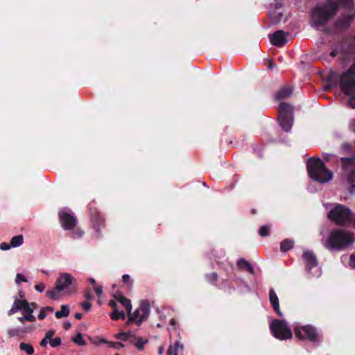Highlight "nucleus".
<instances>
[{
    "label": "nucleus",
    "instance_id": "nucleus-1",
    "mask_svg": "<svg viewBox=\"0 0 355 355\" xmlns=\"http://www.w3.org/2000/svg\"><path fill=\"white\" fill-rule=\"evenodd\" d=\"M76 293L74 278L68 272L61 273L57 279L55 286L46 292L48 297L58 300L64 295H68Z\"/></svg>",
    "mask_w": 355,
    "mask_h": 355
},
{
    "label": "nucleus",
    "instance_id": "nucleus-2",
    "mask_svg": "<svg viewBox=\"0 0 355 355\" xmlns=\"http://www.w3.org/2000/svg\"><path fill=\"white\" fill-rule=\"evenodd\" d=\"M353 243L354 239L349 232L338 230L330 233L323 245L329 250H341Z\"/></svg>",
    "mask_w": 355,
    "mask_h": 355
},
{
    "label": "nucleus",
    "instance_id": "nucleus-3",
    "mask_svg": "<svg viewBox=\"0 0 355 355\" xmlns=\"http://www.w3.org/2000/svg\"><path fill=\"white\" fill-rule=\"evenodd\" d=\"M340 87L343 93L350 96L349 106L355 108V63L341 75Z\"/></svg>",
    "mask_w": 355,
    "mask_h": 355
},
{
    "label": "nucleus",
    "instance_id": "nucleus-4",
    "mask_svg": "<svg viewBox=\"0 0 355 355\" xmlns=\"http://www.w3.org/2000/svg\"><path fill=\"white\" fill-rule=\"evenodd\" d=\"M310 177L320 183H325L332 179V173L327 169L324 163L320 159L311 158L307 164Z\"/></svg>",
    "mask_w": 355,
    "mask_h": 355
},
{
    "label": "nucleus",
    "instance_id": "nucleus-5",
    "mask_svg": "<svg viewBox=\"0 0 355 355\" xmlns=\"http://www.w3.org/2000/svg\"><path fill=\"white\" fill-rule=\"evenodd\" d=\"M335 8L331 5L317 8L312 14V25L318 28L334 15Z\"/></svg>",
    "mask_w": 355,
    "mask_h": 355
},
{
    "label": "nucleus",
    "instance_id": "nucleus-6",
    "mask_svg": "<svg viewBox=\"0 0 355 355\" xmlns=\"http://www.w3.org/2000/svg\"><path fill=\"white\" fill-rule=\"evenodd\" d=\"M270 329L273 336L281 340L291 339L293 337V334L284 320H273L270 324Z\"/></svg>",
    "mask_w": 355,
    "mask_h": 355
},
{
    "label": "nucleus",
    "instance_id": "nucleus-7",
    "mask_svg": "<svg viewBox=\"0 0 355 355\" xmlns=\"http://www.w3.org/2000/svg\"><path fill=\"white\" fill-rule=\"evenodd\" d=\"M328 217L337 225H344L349 222L351 211L345 206L336 205L329 211Z\"/></svg>",
    "mask_w": 355,
    "mask_h": 355
},
{
    "label": "nucleus",
    "instance_id": "nucleus-8",
    "mask_svg": "<svg viewBox=\"0 0 355 355\" xmlns=\"http://www.w3.org/2000/svg\"><path fill=\"white\" fill-rule=\"evenodd\" d=\"M279 110L280 112L279 120L282 129L286 132L290 131L293 122V107L286 103H282L279 106Z\"/></svg>",
    "mask_w": 355,
    "mask_h": 355
},
{
    "label": "nucleus",
    "instance_id": "nucleus-9",
    "mask_svg": "<svg viewBox=\"0 0 355 355\" xmlns=\"http://www.w3.org/2000/svg\"><path fill=\"white\" fill-rule=\"evenodd\" d=\"M294 332L297 338L300 340H309L310 341H317L319 335L315 328L311 325L299 326L294 327Z\"/></svg>",
    "mask_w": 355,
    "mask_h": 355
},
{
    "label": "nucleus",
    "instance_id": "nucleus-10",
    "mask_svg": "<svg viewBox=\"0 0 355 355\" xmlns=\"http://www.w3.org/2000/svg\"><path fill=\"white\" fill-rule=\"evenodd\" d=\"M33 312H10V314H17L14 319L16 322H19L21 325L18 327L19 330L21 332H28L31 329L25 327L26 322H32L35 320V317L32 314Z\"/></svg>",
    "mask_w": 355,
    "mask_h": 355
},
{
    "label": "nucleus",
    "instance_id": "nucleus-11",
    "mask_svg": "<svg viewBox=\"0 0 355 355\" xmlns=\"http://www.w3.org/2000/svg\"><path fill=\"white\" fill-rule=\"evenodd\" d=\"M303 259L310 273L314 277H319L321 272L320 268L318 267L316 258L313 254L306 251L303 254Z\"/></svg>",
    "mask_w": 355,
    "mask_h": 355
},
{
    "label": "nucleus",
    "instance_id": "nucleus-12",
    "mask_svg": "<svg viewBox=\"0 0 355 355\" xmlns=\"http://www.w3.org/2000/svg\"><path fill=\"white\" fill-rule=\"evenodd\" d=\"M38 308V305L36 303H28L20 294L19 297L15 300L10 311H34Z\"/></svg>",
    "mask_w": 355,
    "mask_h": 355
},
{
    "label": "nucleus",
    "instance_id": "nucleus-13",
    "mask_svg": "<svg viewBox=\"0 0 355 355\" xmlns=\"http://www.w3.org/2000/svg\"><path fill=\"white\" fill-rule=\"evenodd\" d=\"M60 222L65 230H71L76 224V218L69 214L67 209H64L59 213Z\"/></svg>",
    "mask_w": 355,
    "mask_h": 355
},
{
    "label": "nucleus",
    "instance_id": "nucleus-14",
    "mask_svg": "<svg viewBox=\"0 0 355 355\" xmlns=\"http://www.w3.org/2000/svg\"><path fill=\"white\" fill-rule=\"evenodd\" d=\"M125 314L126 324L128 325H139L146 318V315L144 312H125Z\"/></svg>",
    "mask_w": 355,
    "mask_h": 355
},
{
    "label": "nucleus",
    "instance_id": "nucleus-15",
    "mask_svg": "<svg viewBox=\"0 0 355 355\" xmlns=\"http://www.w3.org/2000/svg\"><path fill=\"white\" fill-rule=\"evenodd\" d=\"M270 42L277 46L284 45L287 42L286 33L283 31H277L270 36Z\"/></svg>",
    "mask_w": 355,
    "mask_h": 355
},
{
    "label": "nucleus",
    "instance_id": "nucleus-16",
    "mask_svg": "<svg viewBox=\"0 0 355 355\" xmlns=\"http://www.w3.org/2000/svg\"><path fill=\"white\" fill-rule=\"evenodd\" d=\"M135 334L132 332H120L119 334H115V338L121 340L125 346L130 345H132L135 340Z\"/></svg>",
    "mask_w": 355,
    "mask_h": 355
},
{
    "label": "nucleus",
    "instance_id": "nucleus-17",
    "mask_svg": "<svg viewBox=\"0 0 355 355\" xmlns=\"http://www.w3.org/2000/svg\"><path fill=\"white\" fill-rule=\"evenodd\" d=\"M114 297L116 301L119 302L122 304L123 307L125 309L126 311L132 310V307L130 300L125 297L121 293H116L114 295Z\"/></svg>",
    "mask_w": 355,
    "mask_h": 355
},
{
    "label": "nucleus",
    "instance_id": "nucleus-18",
    "mask_svg": "<svg viewBox=\"0 0 355 355\" xmlns=\"http://www.w3.org/2000/svg\"><path fill=\"white\" fill-rule=\"evenodd\" d=\"M293 93V88L291 87H284L276 94V98L277 100H282L289 97Z\"/></svg>",
    "mask_w": 355,
    "mask_h": 355
},
{
    "label": "nucleus",
    "instance_id": "nucleus-19",
    "mask_svg": "<svg viewBox=\"0 0 355 355\" xmlns=\"http://www.w3.org/2000/svg\"><path fill=\"white\" fill-rule=\"evenodd\" d=\"M183 349V345L180 341H176L171 345L167 350V355H178V351Z\"/></svg>",
    "mask_w": 355,
    "mask_h": 355
},
{
    "label": "nucleus",
    "instance_id": "nucleus-20",
    "mask_svg": "<svg viewBox=\"0 0 355 355\" xmlns=\"http://www.w3.org/2000/svg\"><path fill=\"white\" fill-rule=\"evenodd\" d=\"M343 167L346 173L352 172V174L355 175V171H352L355 166V160L352 159H343Z\"/></svg>",
    "mask_w": 355,
    "mask_h": 355
},
{
    "label": "nucleus",
    "instance_id": "nucleus-21",
    "mask_svg": "<svg viewBox=\"0 0 355 355\" xmlns=\"http://www.w3.org/2000/svg\"><path fill=\"white\" fill-rule=\"evenodd\" d=\"M269 297L270 303L275 311L279 310V300L273 290H270L269 293Z\"/></svg>",
    "mask_w": 355,
    "mask_h": 355
},
{
    "label": "nucleus",
    "instance_id": "nucleus-22",
    "mask_svg": "<svg viewBox=\"0 0 355 355\" xmlns=\"http://www.w3.org/2000/svg\"><path fill=\"white\" fill-rule=\"evenodd\" d=\"M148 342V339H145L143 338L137 337L136 335L135 336V340L132 345H135L137 349L142 350L146 344Z\"/></svg>",
    "mask_w": 355,
    "mask_h": 355
},
{
    "label": "nucleus",
    "instance_id": "nucleus-23",
    "mask_svg": "<svg viewBox=\"0 0 355 355\" xmlns=\"http://www.w3.org/2000/svg\"><path fill=\"white\" fill-rule=\"evenodd\" d=\"M19 349L25 352L28 355H32L34 353V349L29 343H21L19 344Z\"/></svg>",
    "mask_w": 355,
    "mask_h": 355
},
{
    "label": "nucleus",
    "instance_id": "nucleus-24",
    "mask_svg": "<svg viewBox=\"0 0 355 355\" xmlns=\"http://www.w3.org/2000/svg\"><path fill=\"white\" fill-rule=\"evenodd\" d=\"M238 265L241 268H245L248 272L253 274L254 273V269L253 267L250 264L248 261H247L244 259H240L238 261Z\"/></svg>",
    "mask_w": 355,
    "mask_h": 355
},
{
    "label": "nucleus",
    "instance_id": "nucleus-25",
    "mask_svg": "<svg viewBox=\"0 0 355 355\" xmlns=\"http://www.w3.org/2000/svg\"><path fill=\"white\" fill-rule=\"evenodd\" d=\"M24 238L22 235H17L12 238L10 241V245L12 248L19 247L22 245Z\"/></svg>",
    "mask_w": 355,
    "mask_h": 355
},
{
    "label": "nucleus",
    "instance_id": "nucleus-26",
    "mask_svg": "<svg viewBox=\"0 0 355 355\" xmlns=\"http://www.w3.org/2000/svg\"><path fill=\"white\" fill-rule=\"evenodd\" d=\"M293 247V241L286 239L281 243L280 249L283 252H286Z\"/></svg>",
    "mask_w": 355,
    "mask_h": 355
},
{
    "label": "nucleus",
    "instance_id": "nucleus-27",
    "mask_svg": "<svg viewBox=\"0 0 355 355\" xmlns=\"http://www.w3.org/2000/svg\"><path fill=\"white\" fill-rule=\"evenodd\" d=\"M110 318L114 320H125V312H110Z\"/></svg>",
    "mask_w": 355,
    "mask_h": 355
},
{
    "label": "nucleus",
    "instance_id": "nucleus-28",
    "mask_svg": "<svg viewBox=\"0 0 355 355\" xmlns=\"http://www.w3.org/2000/svg\"><path fill=\"white\" fill-rule=\"evenodd\" d=\"M152 307L149 301L143 300L140 301V306L137 311H148Z\"/></svg>",
    "mask_w": 355,
    "mask_h": 355
},
{
    "label": "nucleus",
    "instance_id": "nucleus-29",
    "mask_svg": "<svg viewBox=\"0 0 355 355\" xmlns=\"http://www.w3.org/2000/svg\"><path fill=\"white\" fill-rule=\"evenodd\" d=\"M73 342L80 346H85L86 345L85 340L83 339L81 334H78L73 338Z\"/></svg>",
    "mask_w": 355,
    "mask_h": 355
},
{
    "label": "nucleus",
    "instance_id": "nucleus-30",
    "mask_svg": "<svg viewBox=\"0 0 355 355\" xmlns=\"http://www.w3.org/2000/svg\"><path fill=\"white\" fill-rule=\"evenodd\" d=\"M269 17L272 19V21L278 22L279 21L281 20L282 15L280 12H277L275 11V12H270L269 13Z\"/></svg>",
    "mask_w": 355,
    "mask_h": 355
},
{
    "label": "nucleus",
    "instance_id": "nucleus-31",
    "mask_svg": "<svg viewBox=\"0 0 355 355\" xmlns=\"http://www.w3.org/2000/svg\"><path fill=\"white\" fill-rule=\"evenodd\" d=\"M28 280L26 279V277L21 273H17L16 275V277H15V283L17 284H19L22 282H27Z\"/></svg>",
    "mask_w": 355,
    "mask_h": 355
},
{
    "label": "nucleus",
    "instance_id": "nucleus-32",
    "mask_svg": "<svg viewBox=\"0 0 355 355\" xmlns=\"http://www.w3.org/2000/svg\"><path fill=\"white\" fill-rule=\"evenodd\" d=\"M270 230V227L263 225L259 228V234L261 236H266L268 235V232Z\"/></svg>",
    "mask_w": 355,
    "mask_h": 355
},
{
    "label": "nucleus",
    "instance_id": "nucleus-33",
    "mask_svg": "<svg viewBox=\"0 0 355 355\" xmlns=\"http://www.w3.org/2000/svg\"><path fill=\"white\" fill-rule=\"evenodd\" d=\"M49 343L52 347H58L61 344V339H60V338H58V337L55 338L51 340Z\"/></svg>",
    "mask_w": 355,
    "mask_h": 355
},
{
    "label": "nucleus",
    "instance_id": "nucleus-34",
    "mask_svg": "<svg viewBox=\"0 0 355 355\" xmlns=\"http://www.w3.org/2000/svg\"><path fill=\"white\" fill-rule=\"evenodd\" d=\"M35 288L37 291L40 292V293H42L44 291L45 289V285L44 283H38L35 286Z\"/></svg>",
    "mask_w": 355,
    "mask_h": 355
},
{
    "label": "nucleus",
    "instance_id": "nucleus-35",
    "mask_svg": "<svg viewBox=\"0 0 355 355\" xmlns=\"http://www.w3.org/2000/svg\"><path fill=\"white\" fill-rule=\"evenodd\" d=\"M54 334H55V331H53V330H49L46 333L44 338L50 342V340H52V338H53Z\"/></svg>",
    "mask_w": 355,
    "mask_h": 355
},
{
    "label": "nucleus",
    "instance_id": "nucleus-36",
    "mask_svg": "<svg viewBox=\"0 0 355 355\" xmlns=\"http://www.w3.org/2000/svg\"><path fill=\"white\" fill-rule=\"evenodd\" d=\"M70 312H55V317L57 318H67L69 316Z\"/></svg>",
    "mask_w": 355,
    "mask_h": 355
},
{
    "label": "nucleus",
    "instance_id": "nucleus-37",
    "mask_svg": "<svg viewBox=\"0 0 355 355\" xmlns=\"http://www.w3.org/2000/svg\"><path fill=\"white\" fill-rule=\"evenodd\" d=\"M94 291L96 292V295H98V297H101V295H102L103 293V288L101 286H95L94 287Z\"/></svg>",
    "mask_w": 355,
    "mask_h": 355
},
{
    "label": "nucleus",
    "instance_id": "nucleus-38",
    "mask_svg": "<svg viewBox=\"0 0 355 355\" xmlns=\"http://www.w3.org/2000/svg\"><path fill=\"white\" fill-rule=\"evenodd\" d=\"M12 247L10 245V243L8 244L7 243H2L0 244V250H8L10 249Z\"/></svg>",
    "mask_w": 355,
    "mask_h": 355
},
{
    "label": "nucleus",
    "instance_id": "nucleus-39",
    "mask_svg": "<svg viewBox=\"0 0 355 355\" xmlns=\"http://www.w3.org/2000/svg\"><path fill=\"white\" fill-rule=\"evenodd\" d=\"M92 307V304L89 302L87 301L82 304V308L86 311L90 309Z\"/></svg>",
    "mask_w": 355,
    "mask_h": 355
},
{
    "label": "nucleus",
    "instance_id": "nucleus-40",
    "mask_svg": "<svg viewBox=\"0 0 355 355\" xmlns=\"http://www.w3.org/2000/svg\"><path fill=\"white\" fill-rule=\"evenodd\" d=\"M125 347V345L124 343H123L121 340L120 342H115L114 343V348L115 349H121V348H123Z\"/></svg>",
    "mask_w": 355,
    "mask_h": 355
},
{
    "label": "nucleus",
    "instance_id": "nucleus-41",
    "mask_svg": "<svg viewBox=\"0 0 355 355\" xmlns=\"http://www.w3.org/2000/svg\"><path fill=\"white\" fill-rule=\"evenodd\" d=\"M347 182L350 184L352 187H355V180L353 178L352 175H349L347 178Z\"/></svg>",
    "mask_w": 355,
    "mask_h": 355
},
{
    "label": "nucleus",
    "instance_id": "nucleus-42",
    "mask_svg": "<svg viewBox=\"0 0 355 355\" xmlns=\"http://www.w3.org/2000/svg\"><path fill=\"white\" fill-rule=\"evenodd\" d=\"M350 266L355 268V255H352L349 261Z\"/></svg>",
    "mask_w": 355,
    "mask_h": 355
},
{
    "label": "nucleus",
    "instance_id": "nucleus-43",
    "mask_svg": "<svg viewBox=\"0 0 355 355\" xmlns=\"http://www.w3.org/2000/svg\"><path fill=\"white\" fill-rule=\"evenodd\" d=\"M122 279L125 283H128L130 279V277L128 275H123Z\"/></svg>",
    "mask_w": 355,
    "mask_h": 355
},
{
    "label": "nucleus",
    "instance_id": "nucleus-44",
    "mask_svg": "<svg viewBox=\"0 0 355 355\" xmlns=\"http://www.w3.org/2000/svg\"><path fill=\"white\" fill-rule=\"evenodd\" d=\"M63 326H64V328L66 330H68V329L71 327V322H69V321H65V322H64Z\"/></svg>",
    "mask_w": 355,
    "mask_h": 355
},
{
    "label": "nucleus",
    "instance_id": "nucleus-45",
    "mask_svg": "<svg viewBox=\"0 0 355 355\" xmlns=\"http://www.w3.org/2000/svg\"><path fill=\"white\" fill-rule=\"evenodd\" d=\"M75 318L77 320H80L83 317V314L81 312H77L75 315Z\"/></svg>",
    "mask_w": 355,
    "mask_h": 355
},
{
    "label": "nucleus",
    "instance_id": "nucleus-46",
    "mask_svg": "<svg viewBox=\"0 0 355 355\" xmlns=\"http://www.w3.org/2000/svg\"><path fill=\"white\" fill-rule=\"evenodd\" d=\"M48 342H49V340H47L46 339L44 338V339L41 341L40 345H41V346H42V347H45L47 345Z\"/></svg>",
    "mask_w": 355,
    "mask_h": 355
},
{
    "label": "nucleus",
    "instance_id": "nucleus-47",
    "mask_svg": "<svg viewBox=\"0 0 355 355\" xmlns=\"http://www.w3.org/2000/svg\"><path fill=\"white\" fill-rule=\"evenodd\" d=\"M46 315L45 312H41V313L38 315L37 318H38V319H39V320H42V319H44V318H46Z\"/></svg>",
    "mask_w": 355,
    "mask_h": 355
},
{
    "label": "nucleus",
    "instance_id": "nucleus-48",
    "mask_svg": "<svg viewBox=\"0 0 355 355\" xmlns=\"http://www.w3.org/2000/svg\"><path fill=\"white\" fill-rule=\"evenodd\" d=\"M69 305L67 304H63L62 306H61V310L60 311H69Z\"/></svg>",
    "mask_w": 355,
    "mask_h": 355
},
{
    "label": "nucleus",
    "instance_id": "nucleus-49",
    "mask_svg": "<svg viewBox=\"0 0 355 355\" xmlns=\"http://www.w3.org/2000/svg\"><path fill=\"white\" fill-rule=\"evenodd\" d=\"M109 304L110 305V306L114 309H116V304L114 301H110ZM114 311H116V310H114Z\"/></svg>",
    "mask_w": 355,
    "mask_h": 355
},
{
    "label": "nucleus",
    "instance_id": "nucleus-50",
    "mask_svg": "<svg viewBox=\"0 0 355 355\" xmlns=\"http://www.w3.org/2000/svg\"><path fill=\"white\" fill-rule=\"evenodd\" d=\"M89 282L91 283V284L94 287L95 286H96V281L94 278L91 277L89 278Z\"/></svg>",
    "mask_w": 355,
    "mask_h": 355
},
{
    "label": "nucleus",
    "instance_id": "nucleus-51",
    "mask_svg": "<svg viewBox=\"0 0 355 355\" xmlns=\"http://www.w3.org/2000/svg\"><path fill=\"white\" fill-rule=\"evenodd\" d=\"M108 343V341H107V340H105V339H103V338H101V339H99L98 344H101V343Z\"/></svg>",
    "mask_w": 355,
    "mask_h": 355
},
{
    "label": "nucleus",
    "instance_id": "nucleus-52",
    "mask_svg": "<svg viewBox=\"0 0 355 355\" xmlns=\"http://www.w3.org/2000/svg\"><path fill=\"white\" fill-rule=\"evenodd\" d=\"M114 343L115 342H109L107 343L108 345L110 347H112V348H114Z\"/></svg>",
    "mask_w": 355,
    "mask_h": 355
},
{
    "label": "nucleus",
    "instance_id": "nucleus-53",
    "mask_svg": "<svg viewBox=\"0 0 355 355\" xmlns=\"http://www.w3.org/2000/svg\"><path fill=\"white\" fill-rule=\"evenodd\" d=\"M41 311H52V309L51 307H46V308L42 309Z\"/></svg>",
    "mask_w": 355,
    "mask_h": 355
},
{
    "label": "nucleus",
    "instance_id": "nucleus-54",
    "mask_svg": "<svg viewBox=\"0 0 355 355\" xmlns=\"http://www.w3.org/2000/svg\"><path fill=\"white\" fill-rule=\"evenodd\" d=\"M274 67H275V64H273V62H270V63H269V68L272 69Z\"/></svg>",
    "mask_w": 355,
    "mask_h": 355
},
{
    "label": "nucleus",
    "instance_id": "nucleus-55",
    "mask_svg": "<svg viewBox=\"0 0 355 355\" xmlns=\"http://www.w3.org/2000/svg\"><path fill=\"white\" fill-rule=\"evenodd\" d=\"M175 320H174V319H171V320H170V324H171V325H174V324H175Z\"/></svg>",
    "mask_w": 355,
    "mask_h": 355
},
{
    "label": "nucleus",
    "instance_id": "nucleus-56",
    "mask_svg": "<svg viewBox=\"0 0 355 355\" xmlns=\"http://www.w3.org/2000/svg\"><path fill=\"white\" fill-rule=\"evenodd\" d=\"M211 276H212V277L214 278V280L216 279L217 276H216V275L215 273L212 274Z\"/></svg>",
    "mask_w": 355,
    "mask_h": 355
},
{
    "label": "nucleus",
    "instance_id": "nucleus-57",
    "mask_svg": "<svg viewBox=\"0 0 355 355\" xmlns=\"http://www.w3.org/2000/svg\"><path fill=\"white\" fill-rule=\"evenodd\" d=\"M162 352H162V349H160L159 350V353L160 354H162Z\"/></svg>",
    "mask_w": 355,
    "mask_h": 355
}]
</instances>
